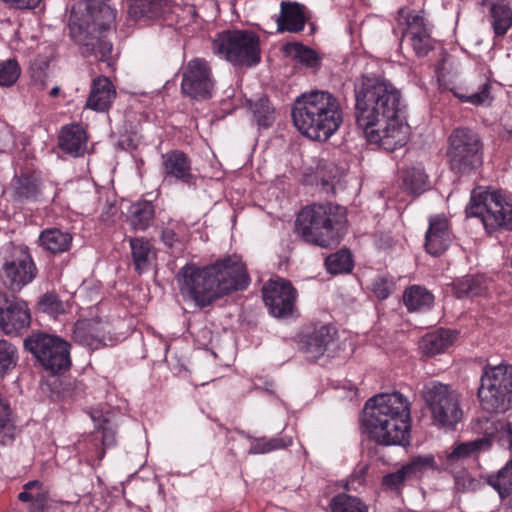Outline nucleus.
<instances>
[{
	"instance_id": "f257e3e1",
	"label": "nucleus",
	"mask_w": 512,
	"mask_h": 512,
	"mask_svg": "<svg viewBox=\"0 0 512 512\" xmlns=\"http://www.w3.org/2000/svg\"><path fill=\"white\" fill-rule=\"evenodd\" d=\"M356 124L370 144L392 152L408 140V125L400 118L402 95L391 82L361 76L354 85Z\"/></svg>"
},
{
	"instance_id": "f03ea898",
	"label": "nucleus",
	"mask_w": 512,
	"mask_h": 512,
	"mask_svg": "<svg viewBox=\"0 0 512 512\" xmlns=\"http://www.w3.org/2000/svg\"><path fill=\"white\" fill-rule=\"evenodd\" d=\"M249 282L245 265L237 256H229L203 267L186 264L178 273L181 294L200 307L208 306L233 291L245 289Z\"/></svg>"
},
{
	"instance_id": "7ed1b4c3",
	"label": "nucleus",
	"mask_w": 512,
	"mask_h": 512,
	"mask_svg": "<svg viewBox=\"0 0 512 512\" xmlns=\"http://www.w3.org/2000/svg\"><path fill=\"white\" fill-rule=\"evenodd\" d=\"M291 116L296 129L314 141H327L343 123L339 99L326 90L300 94L293 102Z\"/></svg>"
},
{
	"instance_id": "20e7f679",
	"label": "nucleus",
	"mask_w": 512,
	"mask_h": 512,
	"mask_svg": "<svg viewBox=\"0 0 512 512\" xmlns=\"http://www.w3.org/2000/svg\"><path fill=\"white\" fill-rule=\"evenodd\" d=\"M346 224V209L330 202L302 208L295 221L296 231L304 241L323 248L340 243Z\"/></svg>"
},
{
	"instance_id": "39448f33",
	"label": "nucleus",
	"mask_w": 512,
	"mask_h": 512,
	"mask_svg": "<svg viewBox=\"0 0 512 512\" xmlns=\"http://www.w3.org/2000/svg\"><path fill=\"white\" fill-rule=\"evenodd\" d=\"M212 49L234 66L252 67L261 61L260 38L251 30H224L213 40Z\"/></svg>"
},
{
	"instance_id": "423d86ee",
	"label": "nucleus",
	"mask_w": 512,
	"mask_h": 512,
	"mask_svg": "<svg viewBox=\"0 0 512 512\" xmlns=\"http://www.w3.org/2000/svg\"><path fill=\"white\" fill-rule=\"evenodd\" d=\"M466 214L468 217L481 218L488 234L500 229L512 230V202L498 191L474 189Z\"/></svg>"
},
{
	"instance_id": "0eeeda50",
	"label": "nucleus",
	"mask_w": 512,
	"mask_h": 512,
	"mask_svg": "<svg viewBox=\"0 0 512 512\" xmlns=\"http://www.w3.org/2000/svg\"><path fill=\"white\" fill-rule=\"evenodd\" d=\"M478 399L482 409L489 413L507 411L512 403V365L485 366Z\"/></svg>"
},
{
	"instance_id": "6e6552de",
	"label": "nucleus",
	"mask_w": 512,
	"mask_h": 512,
	"mask_svg": "<svg viewBox=\"0 0 512 512\" xmlns=\"http://www.w3.org/2000/svg\"><path fill=\"white\" fill-rule=\"evenodd\" d=\"M24 348L52 374L62 373L71 366L70 344L58 336L33 332L25 338Z\"/></svg>"
},
{
	"instance_id": "1a4fd4ad",
	"label": "nucleus",
	"mask_w": 512,
	"mask_h": 512,
	"mask_svg": "<svg viewBox=\"0 0 512 512\" xmlns=\"http://www.w3.org/2000/svg\"><path fill=\"white\" fill-rule=\"evenodd\" d=\"M482 145L478 135L468 128H457L449 137L447 158L450 169L467 175L482 164Z\"/></svg>"
},
{
	"instance_id": "9d476101",
	"label": "nucleus",
	"mask_w": 512,
	"mask_h": 512,
	"mask_svg": "<svg viewBox=\"0 0 512 512\" xmlns=\"http://www.w3.org/2000/svg\"><path fill=\"white\" fill-rule=\"evenodd\" d=\"M422 397L434 421L442 426H454L462 417L459 395L449 385L436 380L424 384Z\"/></svg>"
},
{
	"instance_id": "9b49d317",
	"label": "nucleus",
	"mask_w": 512,
	"mask_h": 512,
	"mask_svg": "<svg viewBox=\"0 0 512 512\" xmlns=\"http://www.w3.org/2000/svg\"><path fill=\"white\" fill-rule=\"evenodd\" d=\"M36 265L26 245L9 244L5 248L0 277L4 285L12 291H20L34 280Z\"/></svg>"
},
{
	"instance_id": "f8f14e48",
	"label": "nucleus",
	"mask_w": 512,
	"mask_h": 512,
	"mask_svg": "<svg viewBox=\"0 0 512 512\" xmlns=\"http://www.w3.org/2000/svg\"><path fill=\"white\" fill-rule=\"evenodd\" d=\"M364 416L409 423V402L400 392L378 394L365 403Z\"/></svg>"
},
{
	"instance_id": "ddd939ff",
	"label": "nucleus",
	"mask_w": 512,
	"mask_h": 512,
	"mask_svg": "<svg viewBox=\"0 0 512 512\" xmlns=\"http://www.w3.org/2000/svg\"><path fill=\"white\" fill-rule=\"evenodd\" d=\"M214 82L208 63L201 58L190 60L183 69L181 89L196 100H204L212 95Z\"/></svg>"
},
{
	"instance_id": "4468645a",
	"label": "nucleus",
	"mask_w": 512,
	"mask_h": 512,
	"mask_svg": "<svg viewBox=\"0 0 512 512\" xmlns=\"http://www.w3.org/2000/svg\"><path fill=\"white\" fill-rule=\"evenodd\" d=\"M263 300L269 313L275 318H286L293 314L297 291L289 281L270 280L262 288Z\"/></svg>"
},
{
	"instance_id": "2eb2a0df",
	"label": "nucleus",
	"mask_w": 512,
	"mask_h": 512,
	"mask_svg": "<svg viewBox=\"0 0 512 512\" xmlns=\"http://www.w3.org/2000/svg\"><path fill=\"white\" fill-rule=\"evenodd\" d=\"M363 425L369 437L379 445H404L410 436V424L385 421L380 418L363 417Z\"/></svg>"
},
{
	"instance_id": "dca6fc26",
	"label": "nucleus",
	"mask_w": 512,
	"mask_h": 512,
	"mask_svg": "<svg viewBox=\"0 0 512 512\" xmlns=\"http://www.w3.org/2000/svg\"><path fill=\"white\" fill-rule=\"evenodd\" d=\"M30 322V310L24 300L0 294V328L5 334L18 335Z\"/></svg>"
},
{
	"instance_id": "f3484780",
	"label": "nucleus",
	"mask_w": 512,
	"mask_h": 512,
	"mask_svg": "<svg viewBox=\"0 0 512 512\" xmlns=\"http://www.w3.org/2000/svg\"><path fill=\"white\" fill-rule=\"evenodd\" d=\"M116 14L107 0H86L83 25L89 34H105L115 29Z\"/></svg>"
},
{
	"instance_id": "a211bd4d",
	"label": "nucleus",
	"mask_w": 512,
	"mask_h": 512,
	"mask_svg": "<svg viewBox=\"0 0 512 512\" xmlns=\"http://www.w3.org/2000/svg\"><path fill=\"white\" fill-rule=\"evenodd\" d=\"M406 29L403 38L409 41L418 57H424L433 49L431 27L426 19L418 12L412 11L405 17Z\"/></svg>"
},
{
	"instance_id": "6ab92c4d",
	"label": "nucleus",
	"mask_w": 512,
	"mask_h": 512,
	"mask_svg": "<svg viewBox=\"0 0 512 512\" xmlns=\"http://www.w3.org/2000/svg\"><path fill=\"white\" fill-rule=\"evenodd\" d=\"M432 456H417L401 466L397 471L386 474L382 478V487L385 490L400 494L409 480L417 478L426 469L433 466Z\"/></svg>"
},
{
	"instance_id": "aec40b11",
	"label": "nucleus",
	"mask_w": 512,
	"mask_h": 512,
	"mask_svg": "<svg viewBox=\"0 0 512 512\" xmlns=\"http://www.w3.org/2000/svg\"><path fill=\"white\" fill-rule=\"evenodd\" d=\"M338 348L337 330L332 325L316 327L305 336L303 350L310 359H318L324 354L330 355Z\"/></svg>"
},
{
	"instance_id": "412c9836",
	"label": "nucleus",
	"mask_w": 512,
	"mask_h": 512,
	"mask_svg": "<svg viewBox=\"0 0 512 512\" xmlns=\"http://www.w3.org/2000/svg\"><path fill=\"white\" fill-rule=\"evenodd\" d=\"M472 431L479 436L476 440H487L489 449L492 441L498 437L502 446L512 449V423L501 422L494 417L481 416L471 422Z\"/></svg>"
},
{
	"instance_id": "4be33fe9",
	"label": "nucleus",
	"mask_w": 512,
	"mask_h": 512,
	"mask_svg": "<svg viewBox=\"0 0 512 512\" xmlns=\"http://www.w3.org/2000/svg\"><path fill=\"white\" fill-rule=\"evenodd\" d=\"M162 174L165 180H175L190 184L194 176L190 158L180 150L168 151L162 154Z\"/></svg>"
},
{
	"instance_id": "5701e85b",
	"label": "nucleus",
	"mask_w": 512,
	"mask_h": 512,
	"mask_svg": "<svg viewBox=\"0 0 512 512\" xmlns=\"http://www.w3.org/2000/svg\"><path fill=\"white\" fill-rule=\"evenodd\" d=\"M450 243L451 232L448 219L444 215L431 216L425 235L426 251L433 256H439L446 251Z\"/></svg>"
},
{
	"instance_id": "b1692460",
	"label": "nucleus",
	"mask_w": 512,
	"mask_h": 512,
	"mask_svg": "<svg viewBox=\"0 0 512 512\" xmlns=\"http://www.w3.org/2000/svg\"><path fill=\"white\" fill-rule=\"evenodd\" d=\"M104 336L105 325L100 320L84 319L74 325L73 339L91 350L99 349L105 344Z\"/></svg>"
},
{
	"instance_id": "393cba45",
	"label": "nucleus",
	"mask_w": 512,
	"mask_h": 512,
	"mask_svg": "<svg viewBox=\"0 0 512 512\" xmlns=\"http://www.w3.org/2000/svg\"><path fill=\"white\" fill-rule=\"evenodd\" d=\"M116 98L112 82L104 76L93 80L85 107L96 112H105Z\"/></svg>"
},
{
	"instance_id": "a878e982",
	"label": "nucleus",
	"mask_w": 512,
	"mask_h": 512,
	"mask_svg": "<svg viewBox=\"0 0 512 512\" xmlns=\"http://www.w3.org/2000/svg\"><path fill=\"white\" fill-rule=\"evenodd\" d=\"M91 418L95 425L92 438L95 441L101 442L102 448L99 450L97 457L99 460H102L105 455V450L116 445L118 425L107 415L99 411L92 412Z\"/></svg>"
},
{
	"instance_id": "bb28decb",
	"label": "nucleus",
	"mask_w": 512,
	"mask_h": 512,
	"mask_svg": "<svg viewBox=\"0 0 512 512\" xmlns=\"http://www.w3.org/2000/svg\"><path fill=\"white\" fill-rule=\"evenodd\" d=\"M280 8V16L277 19L278 31L301 32L307 20L304 6L296 2L282 1Z\"/></svg>"
},
{
	"instance_id": "cd10ccee",
	"label": "nucleus",
	"mask_w": 512,
	"mask_h": 512,
	"mask_svg": "<svg viewBox=\"0 0 512 512\" xmlns=\"http://www.w3.org/2000/svg\"><path fill=\"white\" fill-rule=\"evenodd\" d=\"M73 236L70 232L52 227L42 230L38 237L39 246L52 255L63 254L70 250Z\"/></svg>"
},
{
	"instance_id": "c85d7f7f",
	"label": "nucleus",
	"mask_w": 512,
	"mask_h": 512,
	"mask_svg": "<svg viewBox=\"0 0 512 512\" xmlns=\"http://www.w3.org/2000/svg\"><path fill=\"white\" fill-rule=\"evenodd\" d=\"M87 135L85 130L79 124H71L62 128L59 136L60 148L77 157L82 155L86 150Z\"/></svg>"
},
{
	"instance_id": "c756f323",
	"label": "nucleus",
	"mask_w": 512,
	"mask_h": 512,
	"mask_svg": "<svg viewBox=\"0 0 512 512\" xmlns=\"http://www.w3.org/2000/svg\"><path fill=\"white\" fill-rule=\"evenodd\" d=\"M129 246L135 270L139 274L147 271L156 257L153 245L144 237H133L129 239Z\"/></svg>"
},
{
	"instance_id": "7c9ffc66",
	"label": "nucleus",
	"mask_w": 512,
	"mask_h": 512,
	"mask_svg": "<svg viewBox=\"0 0 512 512\" xmlns=\"http://www.w3.org/2000/svg\"><path fill=\"white\" fill-rule=\"evenodd\" d=\"M454 336L448 330H437L423 336L419 343L422 353L428 357H433L443 353L453 342Z\"/></svg>"
},
{
	"instance_id": "2f4dec72",
	"label": "nucleus",
	"mask_w": 512,
	"mask_h": 512,
	"mask_svg": "<svg viewBox=\"0 0 512 512\" xmlns=\"http://www.w3.org/2000/svg\"><path fill=\"white\" fill-rule=\"evenodd\" d=\"M489 450L487 440H472L457 445L446 457V467L453 468L454 465L476 456L481 451Z\"/></svg>"
},
{
	"instance_id": "473e14b6",
	"label": "nucleus",
	"mask_w": 512,
	"mask_h": 512,
	"mask_svg": "<svg viewBox=\"0 0 512 512\" xmlns=\"http://www.w3.org/2000/svg\"><path fill=\"white\" fill-rule=\"evenodd\" d=\"M403 301L409 311H425L432 307L434 296L425 287L412 285L405 290Z\"/></svg>"
},
{
	"instance_id": "72a5a7b5",
	"label": "nucleus",
	"mask_w": 512,
	"mask_h": 512,
	"mask_svg": "<svg viewBox=\"0 0 512 512\" xmlns=\"http://www.w3.org/2000/svg\"><path fill=\"white\" fill-rule=\"evenodd\" d=\"M155 207L150 201H138L129 208V222L135 230L144 231L152 223Z\"/></svg>"
},
{
	"instance_id": "f704fd0d",
	"label": "nucleus",
	"mask_w": 512,
	"mask_h": 512,
	"mask_svg": "<svg viewBox=\"0 0 512 512\" xmlns=\"http://www.w3.org/2000/svg\"><path fill=\"white\" fill-rule=\"evenodd\" d=\"M486 288V279L481 275H466L453 283L454 293L459 299L480 296Z\"/></svg>"
},
{
	"instance_id": "c9c22d12",
	"label": "nucleus",
	"mask_w": 512,
	"mask_h": 512,
	"mask_svg": "<svg viewBox=\"0 0 512 512\" xmlns=\"http://www.w3.org/2000/svg\"><path fill=\"white\" fill-rule=\"evenodd\" d=\"M489 16L496 36H504L512 26V9L505 4H493Z\"/></svg>"
},
{
	"instance_id": "e433bc0d",
	"label": "nucleus",
	"mask_w": 512,
	"mask_h": 512,
	"mask_svg": "<svg viewBox=\"0 0 512 512\" xmlns=\"http://www.w3.org/2000/svg\"><path fill=\"white\" fill-rule=\"evenodd\" d=\"M8 401L0 395V447H6L15 439V425Z\"/></svg>"
},
{
	"instance_id": "4c0bfd02",
	"label": "nucleus",
	"mask_w": 512,
	"mask_h": 512,
	"mask_svg": "<svg viewBox=\"0 0 512 512\" xmlns=\"http://www.w3.org/2000/svg\"><path fill=\"white\" fill-rule=\"evenodd\" d=\"M18 499L22 502H32V508H44L48 501V491L40 481L32 480L23 486Z\"/></svg>"
},
{
	"instance_id": "58836bf2",
	"label": "nucleus",
	"mask_w": 512,
	"mask_h": 512,
	"mask_svg": "<svg viewBox=\"0 0 512 512\" xmlns=\"http://www.w3.org/2000/svg\"><path fill=\"white\" fill-rule=\"evenodd\" d=\"M292 437L281 436L266 438H255L249 448V454H266L276 450L284 449L292 445Z\"/></svg>"
},
{
	"instance_id": "ea45409f",
	"label": "nucleus",
	"mask_w": 512,
	"mask_h": 512,
	"mask_svg": "<svg viewBox=\"0 0 512 512\" xmlns=\"http://www.w3.org/2000/svg\"><path fill=\"white\" fill-rule=\"evenodd\" d=\"M160 14L158 0H128V15L134 20L153 18Z\"/></svg>"
},
{
	"instance_id": "a19ab883",
	"label": "nucleus",
	"mask_w": 512,
	"mask_h": 512,
	"mask_svg": "<svg viewBox=\"0 0 512 512\" xmlns=\"http://www.w3.org/2000/svg\"><path fill=\"white\" fill-rule=\"evenodd\" d=\"M332 512H368V506L358 497L340 493L330 502Z\"/></svg>"
},
{
	"instance_id": "79ce46f5",
	"label": "nucleus",
	"mask_w": 512,
	"mask_h": 512,
	"mask_svg": "<svg viewBox=\"0 0 512 512\" xmlns=\"http://www.w3.org/2000/svg\"><path fill=\"white\" fill-rule=\"evenodd\" d=\"M286 52L297 62L307 68H316L320 65L318 54L311 48L300 43H288L285 47Z\"/></svg>"
},
{
	"instance_id": "37998d69",
	"label": "nucleus",
	"mask_w": 512,
	"mask_h": 512,
	"mask_svg": "<svg viewBox=\"0 0 512 512\" xmlns=\"http://www.w3.org/2000/svg\"><path fill=\"white\" fill-rule=\"evenodd\" d=\"M325 266L334 275L349 273L353 269L352 255L348 250L341 249L325 259Z\"/></svg>"
},
{
	"instance_id": "c03bdc74",
	"label": "nucleus",
	"mask_w": 512,
	"mask_h": 512,
	"mask_svg": "<svg viewBox=\"0 0 512 512\" xmlns=\"http://www.w3.org/2000/svg\"><path fill=\"white\" fill-rule=\"evenodd\" d=\"M15 195L20 200H35L39 195V185L34 176L22 174L14 184Z\"/></svg>"
},
{
	"instance_id": "a18cd8bd",
	"label": "nucleus",
	"mask_w": 512,
	"mask_h": 512,
	"mask_svg": "<svg viewBox=\"0 0 512 512\" xmlns=\"http://www.w3.org/2000/svg\"><path fill=\"white\" fill-rule=\"evenodd\" d=\"M403 183L413 194H421L429 188L428 176L424 169L413 167L405 172Z\"/></svg>"
},
{
	"instance_id": "49530a36",
	"label": "nucleus",
	"mask_w": 512,
	"mask_h": 512,
	"mask_svg": "<svg viewBox=\"0 0 512 512\" xmlns=\"http://www.w3.org/2000/svg\"><path fill=\"white\" fill-rule=\"evenodd\" d=\"M488 483L499 493L500 497L507 496L512 491V459L497 474L490 475Z\"/></svg>"
},
{
	"instance_id": "de8ad7c7",
	"label": "nucleus",
	"mask_w": 512,
	"mask_h": 512,
	"mask_svg": "<svg viewBox=\"0 0 512 512\" xmlns=\"http://www.w3.org/2000/svg\"><path fill=\"white\" fill-rule=\"evenodd\" d=\"M18 360L16 347L7 340H0V377L12 370Z\"/></svg>"
},
{
	"instance_id": "09e8293b",
	"label": "nucleus",
	"mask_w": 512,
	"mask_h": 512,
	"mask_svg": "<svg viewBox=\"0 0 512 512\" xmlns=\"http://www.w3.org/2000/svg\"><path fill=\"white\" fill-rule=\"evenodd\" d=\"M92 38L84 43V47L95 56H99L100 60L108 61L112 53L111 42L105 39L104 34H91Z\"/></svg>"
},
{
	"instance_id": "8fccbe9b",
	"label": "nucleus",
	"mask_w": 512,
	"mask_h": 512,
	"mask_svg": "<svg viewBox=\"0 0 512 512\" xmlns=\"http://www.w3.org/2000/svg\"><path fill=\"white\" fill-rule=\"evenodd\" d=\"M254 118L259 126L269 127L273 120L274 109L267 98H260L251 104Z\"/></svg>"
},
{
	"instance_id": "3c124183",
	"label": "nucleus",
	"mask_w": 512,
	"mask_h": 512,
	"mask_svg": "<svg viewBox=\"0 0 512 512\" xmlns=\"http://www.w3.org/2000/svg\"><path fill=\"white\" fill-rule=\"evenodd\" d=\"M20 74L21 68L17 60L0 61V86H12L19 79Z\"/></svg>"
},
{
	"instance_id": "603ef678",
	"label": "nucleus",
	"mask_w": 512,
	"mask_h": 512,
	"mask_svg": "<svg viewBox=\"0 0 512 512\" xmlns=\"http://www.w3.org/2000/svg\"><path fill=\"white\" fill-rule=\"evenodd\" d=\"M39 309L50 315L57 316L64 312V306L62 301L59 299V296L55 293H46L44 294L39 301Z\"/></svg>"
},
{
	"instance_id": "864d4df0",
	"label": "nucleus",
	"mask_w": 512,
	"mask_h": 512,
	"mask_svg": "<svg viewBox=\"0 0 512 512\" xmlns=\"http://www.w3.org/2000/svg\"><path fill=\"white\" fill-rule=\"evenodd\" d=\"M462 102H467L476 106L489 105L492 102L491 84L485 82L478 92L470 95H457Z\"/></svg>"
},
{
	"instance_id": "5fc2aeb1",
	"label": "nucleus",
	"mask_w": 512,
	"mask_h": 512,
	"mask_svg": "<svg viewBox=\"0 0 512 512\" xmlns=\"http://www.w3.org/2000/svg\"><path fill=\"white\" fill-rule=\"evenodd\" d=\"M372 291L378 299L384 300L389 297L391 287L386 279L379 277L374 280L372 284Z\"/></svg>"
},
{
	"instance_id": "6e6d98bb",
	"label": "nucleus",
	"mask_w": 512,
	"mask_h": 512,
	"mask_svg": "<svg viewBox=\"0 0 512 512\" xmlns=\"http://www.w3.org/2000/svg\"><path fill=\"white\" fill-rule=\"evenodd\" d=\"M16 9H34L41 0H3Z\"/></svg>"
},
{
	"instance_id": "4d7b16f0",
	"label": "nucleus",
	"mask_w": 512,
	"mask_h": 512,
	"mask_svg": "<svg viewBox=\"0 0 512 512\" xmlns=\"http://www.w3.org/2000/svg\"><path fill=\"white\" fill-rule=\"evenodd\" d=\"M162 242L172 248L178 242V236L175 231L171 228H164L161 233Z\"/></svg>"
},
{
	"instance_id": "13d9d810",
	"label": "nucleus",
	"mask_w": 512,
	"mask_h": 512,
	"mask_svg": "<svg viewBox=\"0 0 512 512\" xmlns=\"http://www.w3.org/2000/svg\"><path fill=\"white\" fill-rule=\"evenodd\" d=\"M59 91H60L59 87H54V88H52V90L50 91V95H51L52 97H56V96L58 95Z\"/></svg>"
},
{
	"instance_id": "bf43d9fd",
	"label": "nucleus",
	"mask_w": 512,
	"mask_h": 512,
	"mask_svg": "<svg viewBox=\"0 0 512 512\" xmlns=\"http://www.w3.org/2000/svg\"><path fill=\"white\" fill-rule=\"evenodd\" d=\"M30 512H44V508H32Z\"/></svg>"
}]
</instances>
